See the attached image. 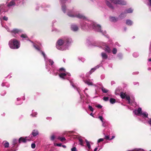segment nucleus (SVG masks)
Masks as SVG:
<instances>
[{"label":"nucleus","instance_id":"f257e3e1","mask_svg":"<svg viewBox=\"0 0 151 151\" xmlns=\"http://www.w3.org/2000/svg\"><path fill=\"white\" fill-rule=\"evenodd\" d=\"M72 41L71 39L68 37L59 39L56 43V48L60 50H68L71 45Z\"/></svg>","mask_w":151,"mask_h":151},{"label":"nucleus","instance_id":"f03ea898","mask_svg":"<svg viewBox=\"0 0 151 151\" xmlns=\"http://www.w3.org/2000/svg\"><path fill=\"white\" fill-rule=\"evenodd\" d=\"M81 26V28L83 29L88 28L93 29L95 31L100 32L104 35H106V34L105 31L101 30L100 25L91 21L86 20L82 22Z\"/></svg>","mask_w":151,"mask_h":151},{"label":"nucleus","instance_id":"7ed1b4c3","mask_svg":"<svg viewBox=\"0 0 151 151\" xmlns=\"http://www.w3.org/2000/svg\"><path fill=\"white\" fill-rule=\"evenodd\" d=\"M66 0H60L61 4L62 9L64 13L65 12V11H68L67 15L70 17H76L80 19H85L86 20V18L83 15L79 13H76L73 11H68L66 9L65 5L63 4L66 2Z\"/></svg>","mask_w":151,"mask_h":151},{"label":"nucleus","instance_id":"20e7f679","mask_svg":"<svg viewBox=\"0 0 151 151\" xmlns=\"http://www.w3.org/2000/svg\"><path fill=\"white\" fill-rule=\"evenodd\" d=\"M19 0H11L10 3L6 5H4L3 4H1L0 5V14H1L2 13L7 12L9 7L15 5V3L17 2Z\"/></svg>","mask_w":151,"mask_h":151},{"label":"nucleus","instance_id":"39448f33","mask_svg":"<svg viewBox=\"0 0 151 151\" xmlns=\"http://www.w3.org/2000/svg\"><path fill=\"white\" fill-rule=\"evenodd\" d=\"M58 72L59 77L63 79L68 80L71 76L70 73L66 72L65 69L63 68H60Z\"/></svg>","mask_w":151,"mask_h":151},{"label":"nucleus","instance_id":"423d86ee","mask_svg":"<svg viewBox=\"0 0 151 151\" xmlns=\"http://www.w3.org/2000/svg\"><path fill=\"white\" fill-rule=\"evenodd\" d=\"M10 47L13 49L18 48L20 46V42L16 39H12L9 42Z\"/></svg>","mask_w":151,"mask_h":151},{"label":"nucleus","instance_id":"0eeeda50","mask_svg":"<svg viewBox=\"0 0 151 151\" xmlns=\"http://www.w3.org/2000/svg\"><path fill=\"white\" fill-rule=\"evenodd\" d=\"M112 3L116 5H126V2L124 0H109Z\"/></svg>","mask_w":151,"mask_h":151},{"label":"nucleus","instance_id":"6e6552de","mask_svg":"<svg viewBox=\"0 0 151 151\" xmlns=\"http://www.w3.org/2000/svg\"><path fill=\"white\" fill-rule=\"evenodd\" d=\"M33 139L32 135H30L28 137H21L19 139V143L21 142L24 143L27 141H29Z\"/></svg>","mask_w":151,"mask_h":151},{"label":"nucleus","instance_id":"1a4fd4ad","mask_svg":"<svg viewBox=\"0 0 151 151\" xmlns=\"http://www.w3.org/2000/svg\"><path fill=\"white\" fill-rule=\"evenodd\" d=\"M133 10L131 8L126 9L124 11V13H122L119 16V17L120 18H122L123 17L126 16L125 14L127 13H130L132 12Z\"/></svg>","mask_w":151,"mask_h":151},{"label":"nucleus","instance_id":"9d476101","mask_svg":"<svg viewBox=\"0 0 151 151\" xmlns=\"http://www.w3.org/2000/svg\"><path fill=\"white\" fill-rule=\"evenodd\" d=\"M101 47L106 52L109 53L111 52L110 48L106 43H102Z\"/></svg>","mask_w":151,"mask_h":151},{"label":"nucleus","instance_id":"9b49d317","mask_svg":"<svg viewBox=\"0 0 151 151\" xmlns=\"http://www.w3.org/2000/svg\"><path fill=\"white\" fill-rule=\"evenodd\" d=\"M99 118L100 120L102 123V126L104 127H106L107 126V122L104 120L103 117L101 116H99Z\"/></svg>","mask_w":151,"mask_h":151},{"label":"nucleus","instance_id":"f8f14e48","mask_svg":"<svg viewBox=\"0 0 151 151\" xmlns=\"http://www.w3.org/2000/svg\"><path fill=\"white\" fill-rule=\"evenodd\" d=\"M78 29V27L76 25L73 24L71 25V29L74 32L77 31Z\"/></svg>","mask_w":151,"mask_h":151},{"label":"nucleus","instance_id":"ddd939ff","mask_svg":"<svg viewBox=\"0 0 151 151\" xmlns=\"http://www.w3.org/2000/svg\"><path fill=\"white\" fill-rule=\"evenodd\" d=\"M142 111L141 108H139L137 109L134 110L133 112L135 114L140 116Z\"/></svg>","mask_w":151,"mask_h":151},{"label":"nucleus","instance_id":"4468645a","mask_svg":"<svg viewBox=\"0 0 151 151\" xmlns=\"http://www.w3.org/2000/svg\"><path fill=\"white\" fill-rule=\"evenodd\" d=\"M84 81L85 83L87 84L88 85L93 86L94 85L93 79H88L86 81Z\"/></svg>","mask_w":151,"mask_h":151},{"label":"nucleus","instance_id":"2eb2a0df","mask_svg":"<svg viewBox=\"0 0 151 151\" xmlns=\"http://www.w3.org/2000/svg\"><path fill=\"white\" fill-rule=\"evenodd\" d=\"M140 116L142 117L144 119H145L148 118V114L145 111H142Z\"/></svg>","mask_w":151,"mask_h":151},{"label":"nucleus","instance_id":"dca6fc26","mask_svg":"<svg viewBox=\"0 0 151 151\" xmlns=\"http://www.w3.org/2000/svg\"><path fill=\"white\" fill-rule=\"evenodd\" d=\"M106 5L108 6L110 8L114 9V6L111 4L109 1L106 0Z\"/></svg>","mask_w":151,"mask_h":151},{"label":"nucleus","instance_id":"f3484780","mask_svg":"<svg viewBox=\"0 0 151 151\" xmlns=\"http://www.w3.org/2000/svg\"><path fill=\"white\" fill-rule=\"evenodd\" d=\"M100 67L99 65H97L94 68H92L91 70L89 71L90 74H91L95 70L97 69L98 68Z\"/></svg>","mask_w":151,"mask_h":151},{"label":"nucleus","instance_id":"a211bd4d","mask_svg":"<svg viewBox=\"0 0 151 151\" xmlns=\"http://www.w3.org/2000/svg\"><path fill=\"white\" fill-rule=\"evenodd\" d=\"M12 32V33L16 34L17 33H19L21 32V31L18 29H13Z\"/></svg>","mask_w":151,"mask_h":151},{"label":"nucleus","instance_id":"6ab92c4d","mask_svg":"<svg viewBox=\"0 0 151 151\" xmlns=\"http://www.w3.org/2000/svg\"><path fill=\"white\" fill-rule=\"evenodd\" d=\"M38 134V132L37 130H34L32 133V135L34 137L36 136Z\"/></svg>","mask_w":151,"mask_h":151},{"label":"nucleus","instance_id":"aec40b11","mask_svg":"<svg viewBox=\"0 0 151 151\" xmlns=\"http://www.w3.org/2000/svg\"><path fill=\"white\" fill-rule=\"evenodd\" d=\"M126 24L128 25H131L133 24L132 21L129 19H127L126 21Z\"/></svg>","mask_w":151,"mask_h":151},{"label":"nucleus","instance_id":"412c9836","mask_svg":"<svg viewBox=\"0 0 151 151\" xmlns=\"http://www.w3.org/2000/svg\"><path fill=\"white\" fill-rule=\"evenodd\" d=\"M101 55L103 59H106L108 58L107 55L105 53L102 52Z\"/></svg>","mask_w":151,"mask_h":151},{"label":"nucleus","instance_id":"4be33fe9","mask_svg":"<svg viewBox=\"0 0 151 151\" xmlns=\"http://www.w3.org/2000/svg\"><path fill=\"white\" fill-rule=\"evenodd\" d=\"M110 20L111 22H115L117 21V19L114 17H111L110 18Z\"/></svg>","mask_w":151,"mask_h":151},{"label":"nucleus","instance_id":"5701e85b","mask_svg":"<svg viewBox=\"0 0 151 151\" xmlns=\"http://www.w3.org/2000/svg\"><path fill=\"white\" fill-rule=\"evenodd\" d=\"M85 141L86 143V145L89 149H90L91 148L90 142L88 141L86 139H85Z\"/></svg>","mask_w":151,"mask_h":151},{"label":"nucleus","instance_id":"b1692460","mask_svg":"<svg viewBox=\"0 0 151 151\" xmlns=\"http://www.w3.org/2000/svg\"><path fill=\"white\" fill-rule=\"evenodd\" d=\"M127 95L124 93L122 92L120 94L121 97L122 99L125 98Z\"/></svg>","mask_w":151,"mask_h":151},{"label":"nucleus","instance_id":"393cba45","mask_svg":"<svg viewBox=\"0 0 151 151\" xmlns=\"http://www.w3.org/2000/svg\"><path fill=\"white\" fill-rule=\"evenodd\" d=\"M78 140H79V142L80 144L82 146H83V141L82 139L81 138L79 137L78 138Z\"/></svg>","mask_w":151,"mask_h":151},{"label":"nucleus","instance_id":"a878e982","mask_svg":"<svg viewBox=\"0 0 151 151\" xmlns=\"http://www.w3.org/2000/svg\"><path fill=\"white\" fill-rule=\"evenodd\" d=\"M32 43H33V46L34 47H35V48L37 50L39 51H40V47H38V46H36L32 42V41H31Z\"/></svg>","mask_w":151,"mask_h":151},{"label":"nucleus","instance_id":"bb28decb","mask_svg":"<svg viewBox=\"0 0 151 151\" xmlns=\"http://www.w3.org/2000/svg\"><path fill=\"white\" fill-rule=\"evenodd\" d=\"M21 37L23 38H24L26 40H28V37L26 34H23L21 36Z\"/></svg>","mask_w":151,"mask_h":151},{"label":"nucleus","instance_id":"cd10ccee","mask_svg":"<svg viewBox=\"0 0 151 151\" xmlns=\"http://www.w3.org/2000/svg\"><path fill=\"white\" fill-rule=\"evenodd\" d=\"M116 101V100L115 99L113 98H111L110 99V102L112 104H114Z\"/></svg>","mask_w":151,"mask_h":151},{"label":"nucleus","instance_id":"c85d7f7f","mask_svg":"<svg viewBox=\"0 0 151 151\" xmlns=\"http://www.w3.org/2000/svg\"><path fill=\"white\" fill-rule=\"evenodd\" d=\"M57 139H58L60 140L61 141H63L65 140V137H58Z\"/></svg>","mask_w":151,"mask_h":151},{"label":"nucleus","instance_id":"c756f323","mask_svg":"<svg viewBox=\"0 0 151 151\" xmlns=\"http://www.w3.org/2000/svg\"><path fill=\"white\" fill-rule=\"evenodd\" d=\"M101 90L103 93H106L108 92V90L104 87H102Z\"/></svg>","mask_w":151,"mask_h":151},{"label":"nucleus","instance_id":"7c9ffc66","mask_svg":"<svg viewBox=\"0 0 151 151\" xmlns=\"http://www.w3.org/2000/svg\"><path fill=\"white\" fill-rule=\"evenodd\" d=\"M125 98H126L128 101V103L130 104L131 103L130 102V97L128 96L127 95Z\"/></svg>","mask_w":151,"mask_h":151},{"label":"nucleus","instance_id":"2f4dec72","mask_svg":"<svg viewBox=\"0 0 151 151\" xmlns=\"http://www.w3.org/2000/svg\"><path fill=\"white\" fill-rule=\"evenodd\" d=\"M133 55L134 57L136 58L139 56V54L137 52H134L133 53Z\"/></svg>","mask_w":151,"mask_h":151},{"label":"nucleus","instance_id":"473e14b6","mask_svg":"<svg viewBox=\"0 0 151 151\" xmlns=\"http://www.w3.org/2000/svg\"><path fill=\"white\" fill-rule=\"evenodd\" d=\"M37 114L36 112H35L33 110L32 111V113L31 114V116H35Z\"/></svg>","mask_w":151,"mask_h":151},{"label":"nucleus","instance_id":"72a5a7b5","mask_svg":"<svg viewBox=\"0 0 151 151\" xmlns=\"http://www.w3.org/2000/svg\"><path fill=\"white\" fill-rule=\"evenodd\" d=\"M48 61L49 62V64H50V65H52L54 63L53 61L51 59H49L48 60Z\"/></svg>","mask_w":151,"mask_h":151},{"label":"nucleus","instance_id":"f704fd0d","mask_svg":"<svg viewBox=\"0 0 151 151\" xmlns=\"http://www.w3.org/2000/svg\"><path fill=\"white\" fill-rule=\"evenodd\" d=\"M117 51L116 49L115 48H114L112 50V52L113 54H115L116 53Z\"/></svg>","mask_w":151,"mask_h":151},{"label":"nucleus","instance_id":"c9c22d12","mask_svg":"<svg viewBox=\"0 0 151 151\" xmlns=\"http://www.w3.org/2000/svg\"><path fill=\"white\" fill-rule=\"evenodd\" d=\"M9 145V143L8 142H6L4 144V146L5 147H8Z\"/></svg>","mask_w":151,"mask_h":151},{"label":"nucleus","instance_id":"e433bc0d","mask_svg":"<svg viewBox=\"0 0 151 151\" xmlns=\"http://www.w3.org/2000/svg\"><path fill=\"white\" fill-rule=\"evenodd\" d=\"M104 140V139L103 138H100L98 139L97 141V143H99L101 142H102Z\"/></svg>","mask_w":151,"mask_h":151},{"label":"nucleus","instance_id":"4c0bfd02","mask_svg":"<svg viewBox=\"0 0 151 151\" xmlns=\"http://www.w3.org/2000/svg\"><path fill=\"white\" fill-rule=\"evenodd\" d=\"M41 53L42 54V55H43V57H44V58H45V60H46V59H45V58H46V56H45V53L42 52V51H41Z\"/></svg>","mask_w":151,"mask_h":151},{"label":"nucleus","instance_id":"58836bf2","mask_svg":"<svg viewBox=\"0 0 151 151\" xmlns=\"http://www.w3.org/2000/svg\"><path fill=\"white\" fill-rule=\"evenodd\" d=\"M55 146H57L58 147H61L62 146V144L61 143H59V144H54Z\"/></svg>","mask_w":151,"mask_h":151},{"label":"nucleus","instance_id":"ea45409f","mask_svg":"<svg viewBox=\"0 0 151 151\" xmlns=\"http://www.w3.org/2000/svg\"><path fill=\"white\" fill-rule=\"evenodd\" d=\"M89 108L91 111H93V109L91 106H89Z\"/></svg>","mask_w":151,"mask_h":151},{"label":"nucleus","instance_id":"a19ab883","mask_svg":"<svg viewBox=\"0 0 151 151\" xmlns=\"http://www.w3.org/2000/svg\"><path fill=\"white\" fill-rule=\"evenodd\" d=\"M103 99L105 101H107L109 99V97H104L103 98Z\"/></svg>","mask_w":151,"mask_h":151},{"label":"nucleus","instance_id":"79ce46f5","mask_svg":"<svg viewBox=\"0 0 151 151\" xmlns=\"http://www.w3.org/2000/svg\"><path fill=\"white\" fill-rule=\"evenodd\" d=\"M35 145L34 143H32L31 145V147L32 148H35Z\"/></svg>","mask_w":151,"mask_h":151},{"label":"nucleus","instance_id":"37998d69","mask_svg":"<svg viewBox=\"0 0 151 151\" xmlns=\"http://www.w3.org/2000/svg\"><path fill=\"white\" fill-rule=\"evenodd\" d=\"M55 138V137L54 135H52L50 137V139L52 140H53Z\"/></svg>","mask_w":151,"mask_h":151},{"label":"nucleus","instance_id":"c03bdc74","mask_svg":"<svg viewBox=\"0 0 151 151\" xmlns=\"http://www.w3.org/2000/svg\"><path fill=\"white\" fill-rule=\"evenodd\" d=\"M17 141L16 139H14L13 140V143L14 145H15L17 142Z\"/></svg>","mask_w":151,"mask_h":151},{"label":"nucleus","instance_id":"a18cd8bd","mask_svg":"<svg viewBox=\"0 0 151 151\" xmlns=\"http://www.w3.org/2000/svg\"><path fill=\"white\" fill-rule=\"evenodd\" d=\"M105 138L106 139H108L109 140V139H110L109 138V137L108 135H106L105 136Z\"/></svg>","mask_w":151,"mask_h":151},{"label":"nucleus","instance_id":"49530a36","mask_svg":"<svg viewBox=\"0 0 151 151\" xmlns=\"http://www.w3.org/2000/svg\"><path fill=\"white\" fill-rule=\"evenodd\" d=\"M71 151H76V147H73L71 149Z\"/></svg>","mask_w":151,"mask_h":151},{"label":"nucleus","instance_id":"de8ad7c7","mask_svg":"<svg viewBox=\"0 0 151 151\" xmlns=\"http://www.w3.org/2000/svg\"><path fill=\"white\" fill-rule=\"evenodd\" d=\"M3 19L4 20H6V21H7L8 19V17L6 16L4 17H3Z\"/></svg>","mask_w":151,"mask_h":151},{"label":"nucleus","instance_id":"09e8293b","mask_svg":"<svg viewBox=\"0 0 151 151\" xmlns=\"http://www.w3.org/2000/svg\"><path fill=\"white\" fill-rule=\"evenodd\" d=\"M88 90V89L87 88H85V90L84 91V92L85 93V94L86 95V96L87 97H88V95L85 92V91L86 90Z\"/></svg>","mask_w":151,"mask_h":151},{"label":"nucleus","instance_id":"8fccbe9b","mask_svg":"<svg viewBox=\"0 0 151 151\" xmlns=\"http://www.w3.org/2000/svg\"><path fill=\"white\" fill-rule=\"evenodd\" d=\"M147 0L149 2L148 5H149L150 6H151V0Z\"/></svg>","mask_w":151,"mask_h":151},{"label":"nucleus","instance_id":"3c124183","mask_svg":"<svg viewBox=\"0 0 151 151\" xmlns=\"http://www.w3.org/2000/svg\"><path fill=\"white\" fill-rule=\"evenodd\" d=\"M102 107V106L100 105H99L97 106V107L98 108H101Z\"/></svg>","mask_w":151,"mask_h":151},{"label":"nucleus","instance_id":"603ef678","mask_svg":"<svg viewBox=\"0 0 151 151\" xmlns=\"http://www.w3.org/2000/svg\"><path fill=\"white\" fill-rule=\"evenodd\" d=\"M81 60L82 61V62H84L85 60V59L84 58H81Z\"/></svg>","mask_w":151,"mask_h":151},{"label":"nucleus","instance_id":"864d4df0","mask_svg":"<svg viewBox=\"0 0 151 151\" xmlns=\"http://www.w3.org/2000/svg\"><path fill=\"white\" fill-rule=\"evenodd\" d=\"M77 90L78 92L79 93H80V89L79 88H77Z\"/></svg>","mask_w":151,"mask_h":151},{"label":"nucleus","instance_id":"5fc2aeb1","mask_svg":"<svg viewBox=\"0 0 151 151\" xmlns=\"http://www.w3.org/2000/svg\"><path fill=\"white\" fill-rule=\"evenodd\" d=\"M114 137H115L114 136H112V138L111 139H109V140H111L113 139L114 138Z\"/></svg>","mask_w":151,"mask_h":151},{"label":"nucleus","instance_id":"6e6d98bb","mask_svg":"<svg viewBox=\"0 0 151 151\" xmlns=\"http://www.w3.org/2000/svg\"><path fill=\"white\" fill-rule=\"evenodd\" d=\"M98 149V147H96V148H95L94 150V151H97V150Z\"/></svg>","mask_w":151,"mask_h":151},{"label":"nucleus","instance_id":"4d7b16f0","mask_svg":"<svg viewBox=\"0 0 151 151\" xmlns=\"http://www.w3.org/2000/svg\"><path fill=\"white\" fill-rule=\"evenodd\" d=\"M70 83H71V84L72 86H73V87L74 88V85H73V84H72V83L71 82V81H70Z\"/></svg>","mask_w":151,"mask_h":151},{"label":"nucleus","instance_id":"13d9d810","mask_svg":"<svg viewBox=\"0 0 151 151\" xmlns=\"http://www.w3.org/2000/svg\"><path fill=\"white\" fill-rule=\"evenodd\" d=\"M1 85H2V86H5V83H3Z\"/></svg>","mask_w":151,"mask_h":151},{"label":"nucleus","instance_id":"bf43d9fd","mask_svg":"<svg viewBox=\"0 0 151 151\" xmlns=\"http://www.w3.org/2000/svg\"><path fill=\"white\" fill-rule=\"evenodd\" d=\"M22 102H21L20 103H18L17 102V105H19V104H21L22 103Z\"/></svg>","mask_w":151,"mask_h":151},{"label":"nucleus","instance_id":"052dcab7","mask_svg":"<svg viewBox=\"0 0 151 151\" xmlns=\"http://www.w3.org/2000/svg\"><path fill=\"white\" fill-rule=\"evenodd\" d=\"M62 147H63V148H65L66 147V146L65 145H62Z\"/></svg>","mask_w":151,"mask_h":151},{"label":"nucleus","instance_id":"680f3d73","mask_svg":"<svg viewBox=\"0 0 151 151\" xmlns=\"http://www.w3.org/2000/svg\"><path fill=\"white\" fill-rule=\"evenodd\" d=\"M148 61H150V62H151V58H149L148 59Z\"/></svg>","mask_w":151,"mask_h":151},{"label":"nucleus","instance_id":"e2e57ef3","mask_svg":"<svg viewBox=\"0 0 151 151\" xmlns=\"http://www.w3.org/2000/svg\"><path fill=\"white\" fill-rule=\"evenodd\" d=\"M7 30L8 31V32H10V30L9 29V28H6Z\"/></svg>","mask_w":151,"mask_h":151},{"label":"nucleus","instance_id":"0e129e2a","mask_svg":"<svg viewBox=\"0 0 151 151\" xmlns=\"http://www.w3.org/2000/svg\"><path fill=\"white\" fill-rule=\"evenodd\" d=\"M116 45H118L119 46V44L117 42H116Z\"/></svg>","mask_w":151,"mask_h":151},{"label":"nucleus","instance_id":"69168bd1","mask_svg":"<svg viewBox=\"0 0 151 151\" xmlns=\"http://www.w3.org/2000/svg\"><path fill=\"white\" fill-rule=\"evenodd\" d=\"M20 100V99L19 98H17V101H18Z\"/></svg>","mask_w":151,"mask_h":151},{"label":"nucleus","instance_id":"338daca9","mask_svg":"<svg viewBox=\"0 0 151 151\" xmlns=\"http://www.w3.org/2000/svg\"><path fill=\"white\" fill-rule=\"evenodd\" d=\"M148 70H151V68H149L148 69Z\"/></svg>","mask_w":151,"mask_h":151},{"label":"nucleus","instance_id":"774afa93","mask_svg":"<svg viewBox=\"0 0 151 151\" xmlns=\"http://www.w3.org/2000/svg\"><path fill=\"white\" fill-rule=\"evenodd\" d=\"M90 115H92V113H91V114H90Z\"/></svg>","mask_w":151,"mask_h":151}]
</instances>
